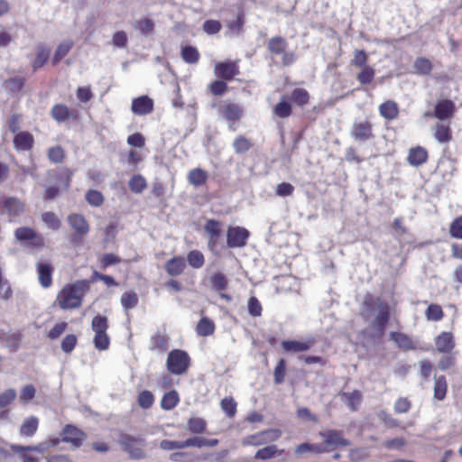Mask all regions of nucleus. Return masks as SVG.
I'll list each match as a JSON object with an SVG mask.
<instances>
[{"label": "nucleus", "instance_id": "nucleus-1", "mask_svg": "<svg viewBox=\"0 0 462 462\" xmlns=\"http://www.w3.org/2000/svg\"><path fill=\"white\" fill-rule=\"evenodd\" d=\"M377 311L374 319L371 325L376 331V336L380 339L384 335L386 326L391 319V307L380 297H375L367 292L363 299L360 314L365 320L370 319L372 314Z\"/></svg>", "mask_w": 462, "mask_h": 462}, {"label": "nucleus", "instance_id": "nucleus-2", "mask_svg": "<svg viewBox=\"0 0 462 462\" xmlns=\"http://www.w3.org/2000/svg\"><path fill=\"white\" fill-rule=\"evenodd\" d=\"M89 289V282L79 280L66 284L57 295V302L61 310L78 309L81 306L85 292Z\"/></svg>", "mask_w": 462, "mask_h": 462}, {"label": "nucleus", "instance_id": "nucleus-3", "mask_svg": "<svg viewBox=\"0 0 462 462\" xmlns=\"http://www.w3.org/2000/svg\"><path fill=\"white\" fill-rule=\"evenodd\" d=\"M118 444L122 450L127 453L132 459L141 460L146 457V441L141 436L135 437L127 433H121L119 435Z\"/></svg>", "mask_w": 462, "mask_h": 462}, {"label": "nucleus", "instance_id": "nucleus-4", "mask_svg": "<svg viewBox=\"0 0 462 462\" xmlns=\"http://www.w3.org/2000/svg\"><path fill=\"white\" fill-rule=\"evenodd\" d=\"M108 328V319L106 316L97 314L92 319L91 328L95 334L93 344L98 351H106L109 348L110 337L107 334Z\"/></svg>", "mask_w": 462, "mask_h": 462}, {"label": "nucleus", "instance_id": "nucleus-5", "mask_svg": "<svg viewBox=\"0 0 462 462\" xmlns=\"http://www.w3.org/2000/svg\"><path fill=\"white\" fill-rule=\"evenodd\" d=\"M288 42L282 36L276 35L270 38L267 42V50L273 56H281L282 65L291 66L296 60V54L293 51H287Z\"/></svg>", "mask_w": 462, "mask_h": 462}, {"label": "nucleus", "instance_id": "nucleus-6", "mask_svg": "<svg viewBox=\"0 0 462 462\" xmlns=\"http://www.w3.org/2000/svg\"><path fill=\"white\" fill-rule=\"evenodd\" d=\"M190 364V356L185 350L173 349L168 354L166 366L172 374L180 375L187 373Z\"/></svg>", "mask_w": 462, "mask_h": 462}, {"label": "nucleus", "instance_id": "nucleus-7", "mask_svg": "<svg viewBox=\"0 0 462 462\" xmlns=\"http://www.w3.org/2000/svg\"><path fill=\"white\" fill-rule=\"evenodd\" d=\"M67 221L69 226L74 230L70 237V242L74 245H79L82 243L84 237L89 232V224L86 217L79 213H71L67 217Z\"/></svg>", "mask_w": 462, "mask_h": 462}, {"label": "nucleus", "instance_id": "nucleus-8", "mask_svg": "<svg viewBox=\"0 0 462 462\" xmlns=\"http://www.w3.org/2000/svg\"><path fill=\"white\" fill-rule=\"evenodd\" d=\"M282 437L280 430L269 429L245 437L241 444L243 447H258L270 442L277 441Z\"/></svg>", "mask_w": 462, "mask_h": 462}, {"label": "nucleus", "instance_id": "nucleus-9", "mask_svg": "<svg viewBox=\"0 0 462 462\" xmlns=\"http://www.w3.org/2000/svg\"><path fill=\"white\" fill-rule=\"evenodd\" d=\"M60 435L62 442L69 444L74 449L79 448L88 438L86 432L73 424H66L61 429Z\"/></svg>", "mask_w": 462, "mask_h": 462}, {"label": "nucleus", "instance_id": "nucleus-10", "mask_svg": "<svg viewBox=\"0 0 462 462\" xmlns=\"http://www.w3.org/2000/svg\"><path fill=\"white\" fill-rule=\"evenodd\" d=\"M457 113V106L453 100L449 98H439L431 114L427 113L426 116H433L439 121H450Z\"/></svg>", "mask_w": 462, "mask_h": 462}, {"label": "nucleus", "instance_id": "nucleus-11", "mask_svg": "<svg viewBox=\"0 0 462 462\" xmlns=\"http://www.w3.org/2000/svg\"><path fill=\"white\" fill-rule=\"evenodd\" d=\"M351 137L360 143L374 139L373 124L369 120H356L350 130Z\"/></svg>", "mask_w": 462, "mask_h": 462}, {"label": "nucleus", "instance_id": "nucleus-12", "mask_svg": "<svg viewBox=\"0 0 462 462\" xmlns=\"http://www.w3.org/2000/svg\"><path fill=\"white\" fill-rule=\"evenodd\" d=\"M14 237L19 242H28V245L33 248H42L44 246L43 236L32 227L22 226L16 228Z\"/></svg>", "mask_w": 462, "mask_h": 462}, {"label": "nucleus", "instance_id": "nucleus-13", "mask_svg": "<svg viewBox=\"0 0 462 462\" xmlns=\"http://www.w3.org/2000/svg\"><path fill=\"white\" fill-rule=\"evenodd\" d=\"M249 231L243 226H229L226 230V245L229 248H242L247 244Z\"/></svg>", "mask_w": 462, "mask_h": 462}, {"label": "nucleus", "instance_id": "nucleus-14", "mask_svg": "<svg viewBox=\"0 0 462 462\" xmlns=\"http://www.w3.org/2000/svg\"><path fill=\"white\" fill-rule=\"evenodd\" d=\"M215 75L226 81H232L240 74V69L236 60L219 61L214 67Z\"/></svg>", "mask_w": 462, "mask_h": 462}, {"label": "nucleus", "instance_id": "nucleus-15", "mask_svg": "<svg viewBox=\"0 0 462 462\" xmlns=\"http://www.w3.org/2000/svg\"><path fill=\"white\" fill-rule=\"evenodd\" d=\"M51 116L57 123H64L66 121H77L79 114L77 109L69 108L65 104H55L51 109Z\"/></svg>", "mask_w": 462, "mask_h": 462}, {"label": "nucleus", "instance_id": "nucleus-16", "mask_svg": "<svg viewBox=\"0 0 462 462\" xmlns=\"http://www.w3.org/2000/svg\"><path fill=\"white\" fill-rule=\"evenodd\" d=\"M221 226V222L216 219H208L205 223L204 230L208 236V246L210 251H215L218 245L222 234Z\"/></svg>", "mask_w": 462, "mask_h": 462}, {"label": "nucleus", "instance_id": "nucleus-17", "mask_svg": "<svg viewBox=\"0 0 462 462\" xmlns=\"http://www.w3.org/2000/svg\"><path fill=\"white\" fill-rule=\"evenodd\" d=\"M153 100L146 95L132 100L131 110L136 116H146L153 111Z\"/></svg>", "mask_w": 462, "mask_h": 462}, {"label": "nucleus", "instance_id": "nucleus-18", "mask_svg": "<svg viewBox=\"0 0 462 462\" xmlns=\"http://www.w3.org/2000/svg\"><path fill=\"white\" fill-rule=\"evenodd\" d=\"M319 435L323 438L324 444L328 447H348L351 444L350 441L344 437L342 430H328L320 432Z\"/></svg>", "mask_w": 462, "mask_h": 462}, {"label": "nucleus", "instance_id": "nucleus-19", "mask_svg": "<svg viewBox=\"0 0 462 462\" xmlns=\"http://www.w3.org/2000/svg\"><path fill=\"white\" fill-rule=\"evenodd\" d=\"M389 337L400 350L413 351L417 349L416 342L408 334L400 331H391Z\"/></svg>", "mask_w": 462, "mask_h": 462}, {"label": "nucleus", "instance_id": "nucleus-20", "mask_svg": "<svg viewBox=\"0 0 462 462\" xmlns=\"http://www.w3.org/2000/svg\"><path fill=\"white\" fill-rule=\"evenodd\" d=\"M436 350L439 353H450L456 346L454 335L449 331H443L434 339Z\"/></svg>", "mask_w": 462, "mask_h": 462}, {"label": "nucleus", "instance_id": "nucleus-21", "mask_svg": "<svg viewBox=\"0 0 462 462\" xmlns=\"http://www.w3.org/2000/svg\"><path fill=\"white\" fill-rule=\"evenodd\" d=\"M221 116L229 123V129L235 131L233 125L236 121H238L243 116V108L236 103H227L220 108Z\"/></svg>", "mask_w": 462, "mask_h": 462}, {"label": "nucleus", "instance_id": "nucleus-22", "mask_svg": "<svg viewBox=\"0 0 462 462\" xmlns=\"http://www.w3.org/2000/svg\"><path fill=\"white\" fill-rule=\"evenodd\" d=\"M450 121H439L433 127L434 137L439 143H448L453 139Z\"/></svg>", "mask_w": 462, "mask_h": 462}, {"label": "nucleus", "instance_id": "nucleus-23", "mask_svg": "<svg viewBox=\"0 0 462 462\" xmlns=\"http://www.w3.org/2000/svg\"><path fill=\"white\" fill-rule=\"evenodd\" d=\"M13 143L17 152L31 151L34 145V137L28 131H21L14 135Z\"/></svg>", "mask_w": 462, "mask_h": 462}, {"label": "nucleus", "instance_id": "nucleus-24", "mask_svg": "<svg viewBox=\"0 0 462 462\" xmlns=\"http://www.w3.org/2000/svg\"><path fill=\"white\" fill-rule=\"evenodd\" d=\"M429 160V152L426 148L417 145L409 150L407 162L413 167H420Z\"/></svg>", "mask_w": 462, "mask_h": 462}, {"label": "nucleus", "instance_id": "nucleus-25", "mask_svg": "<svg viewBox=\"0 0 462 462\" xmlns=\"http://www.w3.org/2000/svg\"><path fill=\"white\" fill-rule=\"evenodd\" d=\"M380 116L387 121H393L398 118L400 108L397 102L392 99L385 100L378 106Z\"/></svg>", "mask_w": 462, "mask_h": 462}, {"label": "nucleus", "instance_id": "nucleus-26", "mask_svg": "<svg viewBox=\"0 0 462 462\" xmlns=\"http://www.w3.org/2000/svg\"><path fill=\"white\" fill-rule=\"evenodd\" d=\"M314 343L315 341L313 339L307 341L283 340L282 342V347L287 353H301L310 350Z\"/></svg>", "mask_w": 462, "mask_h": 462}, {"label": "nucleus", "instance_id": "nucleus-27", "mask_svg": "<svg viewBox=\"0 0 462 462\" xmlns=\"http://www.w3.org/2000/svg\"><path fill=\"white\" fill-rule=\"evenodd\" d=\"M170 337L165 332L157 331L150 338L151 351L166 352L169 349Z\"/></svg>", "mask_w": 462, "mask_h": 462}, {"label": "nucleus", "instance_id": "nucleus-28", "mask_svg": "<svg viewBox=\"0 0 462 462\" xmlns=\"http://www.w3.org/2000/svg\"><path fill=\"white\" fill-rule=\"evenodd\" d=\"M36 269L38 280L42 287L49 288L52 285L53 267L51 263H37Z\"/></svg>", "mask_w": 462, "mask_h": 462}, {"label": "nucleus", "instance_id": "nucleus-29", "mask_svg": "<svg viewBox=\"0 0 462 462\" xmlns=\"http://www.w3.org/2000/svg\"><path fill=\"white\" fill-rule=\"evenodd\" d=\"M186 266L183 256H174L165 263V271L170 276H179L184 273Z\"/></svg>", "mask_w": 462, "mask_h": 462}, {"label": "nucleus", "instance_id": "nucleus-30", "mask_svg": "<svg viewBox=\"0 0 462 462\" xmlns=\"http://www.w3.org/2000/svg\"><path fill=\"white\" fill-rule=\"evenodd\" d=\"M39 423V419L36 416L27 417L19 428L20 435L24 438L33 437L38 430Z\"/></svg>", "mask_w": 462, "mask_h": 462}, {"label": "nucleus", "instance_id": "nucleus-31", "mask_svg": "<svg viewBox=\"0 0 462 462\" xmlns=\"http://www.w3.org/2000/svg\"><path fill=\"white\" fill-rule=\"evenodd\" d=\"M273 114L279 118H288L292 115V104L288 95L281 97L280 101L273 108Z\"/></svg>", "mask_w": 462, "mask_h": 462}, {"label": "nucleus", "instance_id": "nucleus-32", "mask_svg": "<svg viewBox=\"0 0 462 462\" xmlns=\"http://www.w3.org/2000/svg\"><path fill=\"white\" fill-rule=\"evenodd\" d=\"M50 57V50L40 43L36 47V56L32 62V69L33 72H36L38 69L42 68L46 62L48 61Z\"/></svg>", "mask_w": 462, "mask_h": 462}, {"label": "nucleus", "instance_id": "nucleus-33", "mask_svg": "<svg viewBox=\"0 0 462 462\" xmlns=\"http://www.w3.org/2000/svg\"><path fill=\"white\" fill-rule=\"evenodd\" d=\"M217 439H206L203 437H191L187 439L184 441H181L182 448H189V447H196V448H202V447H209L213 448L216 447L218 444Z\"/></svg>", "mask_w": 462, "mask_h": 462}, {"label": "nucleus", "instance_id": "nucleus-34", "mask_svg": "<svg viewBox=\"0 0 462 462\" xmlns=\"http://www.w3.org/2000/svg\"><path fill=\"white\" fill-rule=\"evenodd\" d=\"M10 448L18 456L21 462H39V458L33 455L34 452L30 446L14 444L10 446Z\"/></svg>", "mask_w": 462, "mask_h": 462}, {"label": "nucleus", "instance_id": "nucleus-35", "mask_svg": "<svg viewBox=\"0 0 462 462\" xmlns=\"http://www.w3.org/2000/svg\"><path fill=\"white\" fill-rule=\"evenodd\" d=\"M0 205L6 209L8 214L13 216H19L24 210L23 203L14 197L4 198Z\"/></svg>", "mask_w": 462, "mask_h": 462}, {"label": "nucleus", "instance_id": "nucleus-36", "mask_svg": "<svg viewBox=\"0 0 462 462\" xmlns=\"http://www.w3.org/2000/svg\"><path fill=\"white\" fill-rule=\"evenodd\" d=\"M208 179V172L201 168H194L188 173V181L194 187H200L207 183Z\"/></svg>", "mask_w": 462, "mask_h": 462}, {"label": "nucleus", "instance_id": "nucleus-37", "mask_svg": "<svg viewBox=\"0 0 462 462\" xmlns=\"http://www.w3.org/2000/svg\"><path fill=\"white\" fill-rule=\"evenodd\" d=\"M283 449H279L276 445H268L256 451L254 458L258 460H268L275 457L282 456Z\"/></svg>", "mask_w": 462, "mask_h": 462}, {"label": "nucleus", "instance_id": "nucleus-38", "mask_svg": "<svg viewBox=\"0 0 462 462\" xmlns=\"http://www.w3.org/2000/svg\"><path fill=\"white\" fill-rule=\"evenodd\" d=\"M195 330L200 337H208L215 333L216 325L211 319L203 317L199 320Z\"/></svg>", "mask_w": 462, "mask_h": 462}, {"label": "nucleus", "instance_id": "nucleus-39", "mask_svg": "<svg viewBox=\"0 0 462 462\" xmlns=\"http://www.w3.org/2000/svg\"><path fill=\"white\" fill-rule=\"evenodd\" d=\"M342 398L352 411H356L362 402L363 395L359 390H354L351 393H344Z\"/></svg>", "mask_w": 462, "mask_h": 462}, {"label": "nucleus", "instance_id": "nucleus-40", "mask_svg": "<svg viewBox=\"0 0 462 462\" xmlns=\"http://www.w3.org/2000/svg\"><path fill=\"white\" fill-rule=\"evenodd\" d=\"M289 98L291 104L294 103L299 106H304L309 104L310 97L305 88H296L291 91Z\"/></svg>", "mask_w": 462, "mask_h": 462}, {"label": "nucleus", "instance_id": "nucleus-41", "mask_svg": "<svg viewBox=\"0 0 462 462\" xmlns=\"http://www.w3.org/2000/svg\"><path fill=\"white\" fill-rule=\"evenodd\" d=\"M180 56L182 60L188 64H196L200 59L199 50L191 45H186L181 48Z\"/></svg>", "mask_w": 462, "mask_h": 462}, {"label": "nucleus", "instance_id": "nucleus-42", "mask_svg": "<svg viewBox=\"0 0 462 462\" xmlns=\"http://www.w3.org/2000/svg\"><path fill=\"white\" fill-rule=\"evenodd\" d=\"M25 84V78L16 76L5 79L3 82V88L11 93L20 92Z\"/></svg>", "mask_w": 462, "mask_h": 462}, {"label": "nucleus", "instance_id": "nucleus-43", "mask_svg": "<svg viewBox=\"0 0 462 462\" xmlns=\"http://www.w3.org/2000/svg\"><path fill=\"white\" fill-rule=\"evenodd\" d=\"M180 402V396L177 391L171 390L166 393L161 400V407L162 410L170 411L174 409Z\"/></svg>", "mask_w": 462, "mask_h": 462}, {"label": "nucleus", "instance_id": "nucleus-44", "mask_svg": "<svg viewBox=\"0 0 462 462\" xmlns=\"http://www.w3.org/2000/svg\"><path fill=\"white\" fill-rule=\"evenodd\" d=\"M74 43L71 40L63 41L60 42L52 57V64L56 65L58 64L65 56L68 55V53L72 49Z\"/></svg>", "mask_w": 462, "mask_h": 462}, {"label": "nucleus", "instance_id": "nucleus-45", "mask_svg": "<svg viewBox=\"0 0 462 462\" xmlns=\"http://www.w3.org/2000/svg\"><path fill=\"white\" fill-rule=\"evenodd\" d=\"M207 421L199 417H191L187 421V430L193 434H202L206 431Z\"/></svg>", "mask_w": 462, "mask_h": 462}, {"label": "nucleus", "instance_id": "nucleus-46", "mask_svg": "<svg viewBox=\"0 0 462 462\" xmlns=\"http://www.w3.org/2000/svg\"><path fill=\"white\" fill-rule=\"evenodd\" d=\"M211 288L217 291H225L228 286V280L220 272L213 273L209 278Z\"/></svg>", "mask_w": 462, "mask_h": 462}, {"label": "nucleus", "instance_id": "nucleus-47", "mask_svg": "<svg viewBox=\"0 0 462 462\" xmlns=\"http://www.w3.org/2000/svg\"><path fill=\"white\" fill-rule=\"evenodd\" d=\"M413 67L420 75H430L433 69L432 62L425 57H418L414 61Z\"/></svg>", "mask_w": 462, "mask_h": 462}, {"label": "nucleus", "instance_id": "nucleus-48", "mask_svg": "<svg viewBox=\"0 0 462 462\" xmlns=\"http://www.w3.org/2000/svg\"><path fill=\"white\" fill-rule=\"evenodd\" d=\"M375 76L374 69L368 65L363 68H360V71L356 75V79L361 85H369L373 82Z\"/></svg>", "mask_w": 462, "mask_h": 462}, {"label": "nucleus", "instance_id": "nucleus-49", "mask_svg": "<svg viewBox=\"0 0 462 462\" xmlns=\"http://www.w3.org/2000/svg\"><path fill=\"white\" fill-rule=\"evenodd\" d=\"M120 301L124 310H129L137 306L139 299L136 292L134 291H129L122 294Z\"/></svg>", "mask_w": 462, "mask_h": 462}, {"label": "nucleus", "instance_id": "nucleus-50", "mask_svg": "<svg viewBox=\"0 0 462 462\" xmlns=\"http://www.w3.org/2000/svg\"><path fill=\"white\" fill-rule=\"evenodd\" d=\"M448 392V383L446 377L444 375H440L435 379L434 383V397L437 400L442 401L445 399Z\"/></svg>", "mask_w": 462, "mask_h": 462}, {"label": "nucleus", "instance_id": "nucleus-51", "mask_svg": "<svg viewBox=\"0 0 462 462\" xmlns=\"http://www.w3.org/2000/svg\"><path fill=\"white\" fill-rule=\"evenodd\" d=\"M253 146L252 142L245 135H237L233 142V148L236 153H245Z\"/></svg>", "mask_w": 462, "mask_h": 462}, {"label": "nucleus", "instance_id": "nucleus-52", "mask_svg": "<svg viewBox=\"0 0 462 462\" xmlns=\"http://www.w3.org/2000/svg\"><path fill=\"white\" fill-rule=\"evenodd\" d=\"M287 374V364L286 360L283 358H281L273 370V381L275 384H282Z\"/></svg>", "mask_w": 462, "mask_h": 462}, {"label": "nucleus", "instance_id": "nucleus-53", "mask_svg": "<svg viewBox=\"0 0 462 462\" xmlns=\"http://www.w3.org/2000/svg\"><path fill=\"white\" fill-rule=\"evenodd\" d=\"M129 188L134 193H142L147 187L146 180L141 174H134L128 182Z\"/></svg>", "mask_w": 462, "mask_h": 462}, {"label": "nucleus", "instance_id": "nucleus-54", "mask_svg": "<svg viewBox=\"0 0 462 462\" xmlns=\"http://www.w3.org/2000/svg\"><path fill=\"white\" fill-rule=\"evenodd\" d=\"M189 264L194 269H199L205 264L204 254L199 250H191L187 254Z\"/></svg>", "mask_w": 462, "mask_h": 462}, {"label": "nucleus", "instance_id": "nucleus-55", "mask_svg": "<svg viewBox=\"0 0 462 462\" xmlns=\"http://www.w3.org/2000/svg\"><path fill=\"white\" fill-rule=\"evenodd\" d=\"M328 448L320 444L302 443L297 446L296 454L301 455L307 452H314L317 454L327 452Z\"/></svg>", "mask_w": 462, "mask_h": 462}, {"label": "nucleus", "instance_id": "nucleus-56", "mask_svg": "<svg viewBox=\"0 0 462 462\" xmlns=\"http://www.w3.org/2000/svg\"><path fill=\"white\" fill-rule=\"evenodd\" d=\"M444 355L439 358L438 362V367L442 370L446 371L452 367H454L457 364V356L456 354L453 351L450 353H443Z\"/></svg>", "mask_w": 462, "mask_h": 462}, {"label": "nucleus", "instance_id": "nucleus-57", "mask_svg": "<svg viewBox=\"0 0 462 462\" xmlns=\"http://www.w3.org/2000/svg\"><path fill=\"white\" fill-rule=\"evenodd\" d=\"M85 199L90 206L96 208L102 206L105 201L103 194L97 189H88L85 194Z\"/></svg>", "mask_w": 462, "mask_h": 462}, {"label": "nucleus", "instance_id": "nucleus-58", "mask_svg": "<svg viewBox=\"0 0 462 462\" xmlns=\"http://www.w3.org/2000/svg\"><path fill=\"white\" fill-rule=\"evenodd\" d=\"M47 157L52 163H61L65 159V150L60 145L51 146L48 149Z\"/></svg>", "mask_w": 462, "mask_h": 462}, {"label": "nucleus", "instance_id": "nucleus-59", "mask_svg": "<svg viewBox=\"0 0 462 462\" xmlns=\"http://www.w3.org/2000/svg\"><path fill=\"white\" fill-rule=\"evenodd\" d=\"M41 218L42 222L52 230H58L61 226L60 220L54 212H43L41 216Z\"/></svg>", "mask_w": 462, "mask_h": 462}, {"label": "nucleus", "instance_id": "nucleus-60", "mask_svg": "<svg viewBox=\"0 0 462 462\" xmlns=\"http://www.w3.org/2000/svg\"><path fill=\"white\" fill-rule=\"evenodd\" d=\"M236 402L233 397H225L220 402V407L228 418L235 417L236 413Z\"/></svg>", "mask_w": 462, "mask_h": 462}, {"label": "nucleus", "instance_id": "nucleus-61", "mask_svg": "<svg viewBox=\"0 0 462 462\" xmlns=\"http://www.w3.org/2000/svg\"><path fill=\"white\" fill-rule=\"evenodd\" d=\"M209 92L216 97L222 96L228 90V86L224 79H216L208 85Z\"/></svg>", "mask_w": 462, "mask_h": 462}, {"label": "nucleus", "instance_id": "nucleus-62", "mask_svg": "<svg viewBox=\"0 0 462 462\" xmlns=\"http://www.w3.org/2000/svg\"><path fill=\"white\" fill-rule=\"evenodd\" d=\"M428 320L439 321L443 319L444 312L440 305L430 304L425 311Z\"/></svg>", "mask_w": 462, "mask_h": 462}, {"label": "nucleus", "instance_id": "nucleus-63", "mask_svg": "<svg viewBox=\"0 0 462 462\" xmlns=\"http://www.w3.org/2000/svg\"><path fill=\"white\" fill-rule=\"evenodd\" d=\"M137 402L143 409H149L154 402V396L152 392L143 390L138 394Z\"/></svg>", "mask_w": 462, "mask_h": 462}, {"label": "nucleus", "instance_id": "nucleus-64", "mask_svg": "<svg viewBox=\"0 0 462 462\" xmlns=\"http://www.w3.org/2000/svg\"><path fill=\"white\" fill-rule=\"evenodd\" d=\"M449 235L462 240V216L456 217L449 226Z\"/></svg>", "mask_w": 462, "mask_h": 462}]
</instances>
